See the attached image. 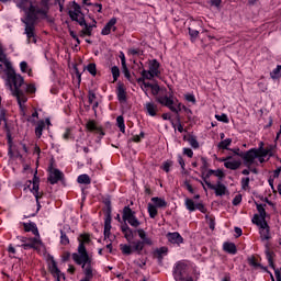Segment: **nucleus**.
Instances as JSON below:
<instances>
[{"label":"nucleus","mask_w":281,"mask_h":281,"mask_svg":"<svg viewBox=\"0 0 281 281\" xmlns=\"http://www.w3.org/2000/svg\"><path fill=\"white\" fill-rule=\"evenodd\" d=\"M94 12H102V4L95 3L93 4Z\"/></svg>","instance_id":"nucleus-63"},{"label":"nucleus","mask_w":281,"mask_h":281,"mask_svg":"<svg viewBox=\"0 0 281 281\" xmlns=\"http://www.w3.org/2000/svg\"><path fill=\"white\" fill-rule=\"evenodd\" d=\"M159 61L157 59H151L148 61V70L143 69L140 76L147 78V80H153L154 78H159L161 71L159 70Z\"/></svg>","instance_id":"nucleus-7"},{"label":"nucleus","mask_w":281,"mask_h":281,"mask_svg":"<svg viewBox=\"0 0 281 281\" xmlns=\"http://www.w3.org/2000/svg\"><path fill=\"white\" fill-rule=\"evenodd\" d=\"M23 82L25 80L21 77V75L16 72H10L8 75L7 85L10 88V91L12 93L13 98H16L18 104L22 111V113H25V102H27V94L21 90V87H23Z\"/></svg>","instance_id":"nucleus-3"},{"label":"nucleus","mask_w":281,"mask_h":281,"mask_svg":"<svg viewBox=\"0 0 281 281\" xmlns=\"http://www.w3.org/2000/svg\"><path fill=\"white\" fill-rule=\"evenodd\" d=\"M60 243L63 245H69V237H67V234L63 231H60Z\"/></svg>","instance_id":"nucleus-47"},{"label":"nucleus","mask_w":281,"mask_h":281,"mask_svg":"<svg viewBox=\"0 0 281 281\" xmlns=\"http://www.w3.org/2000/svg\"><path fill=\"white\" fill-rule=\"evenodd\" d=\"M178 162L180 164L182 170H186V160H183V157L178 156Z\"/></svg>","instance_id":"nucleus-61"},{"label":"nucleus","mask_w":281,"mask_h":281,"mask_svg":"<svg viewBox=\"0 0 281 281\" xmlns=\"http://www.w3.org/2000/svg\"><path fill=\"white\" fill-rule=\"evenodd\" d=\"M241 202H243V195L241 194H237L233 199V205H240Z\"/></svg>","instance_id":"nucleus-54"},{"label":"nucleus","mask_w":281,"mask_h":281,"mask_svg":"<svg viewBox=\"0 0 281 281\" xmlns=\"http://www.w3.org/2000/svg\"><path fill=\"white\" fill-rule=\"evenodd\" d=\"M26 93H36V86L34 83H27L25 87Z\"/></svg>","instance_id":"nucleus-46"},{"label":"nucleus","mask_w":281,"mask_h":281,"mask_svg":"<svg viewBox=\"0 0 281 281\" xmlns=\"http://www.w3.org/2000/svg\"><path fill=\"white\" fill-rule=\"evenodd\" d=\"M117 23V19L112 18L106 24L105 26L102 29L101 34L102 36H109V34H111V32H115L116 27L115 24Z\"/></svg>","instance_id":"nucleus-19"},{"label":"nucleus","mask_w":281,"mask_h":281,"mask_svg":"<svg viewBox=\"0 0 281 281\" xmlns=\"http://www.w3.org/2000/svg\"><path fill=\"white\" fill-rule=\"evenodd\" d=\"M77 252L72 254V260L76 265H91V254L87 251V246L91 245V236L89 234H81L78 237Z\"/></svg>","instance_id":"nucleus-4"},{"label":"nucleus","mask_w":281,"mask_h":281,"mask_svg":"<svg viewBox=\"0 0 281 281\" xmlns=\"http://www.w3.org/2000/svg\"><path fill=\"white\" fill-rule=\"evenodd\" d=\"M201 273L193 269L188 274H186L180 281H199Z\"/></svg>","instance_id":"nucleus-28"},{"label":"nucleus","mask_w":281,"mask_h":281,"mask_svg":"<svg viewBox=\"0 0 281 281\" xmlns=\"http://www.w3.org/2000/svg\"><path fill=\"white\" fill-rule=\"evenodd\" d=\"M121 231L123 232L126 241L131 243L133 240V229L125 224L121 227Z\"/></svg>","instance_id":"nucleus-32"},{"label":"nucleus","mask_w":281,"mask_h":281,"mask_svg":"<svg viewBox=\"0 0 281 281\" xmlns=\"http://www.w3.org/2000/svg\"><path fill=\"white\" fill-rule=\"evenodd\" d=\"M273 145L265 148V143L260 142L258 148H252L240 155L241 159L244 160V166L250 169H244L241 175L247 176L250 172L256 175L258 172L256 166H260L261 164H265V161H269V158L273 157Z\"/></svg>","instance_id":"nucleus-1"},{"label":"nucleus","mask_w":281,"mask_h":281,"mask_svg":"<svg viewBox=\"0 0 281 281\" xmlns=\"http://www.w3.org/2000/svg\"><path fill=\"white\" fill-rule=\"evenodd\" d=\"M38 177L34 176L33 180L26 182V187L24 190H29L35 196L36 201H38Z\"/></svg>","instance_id":"nucleus-17"},{"label":"nucleus","mask_w":281,"mask_h":281,"mask_svg":"<svg viewBox=\"0 0 281 281\" xmlns=\"http://www.w3.org/2000/svg\"><path fill=\"white\" fill-rule=\"evenodd\" d=\"M48 269L54 278H56L57 281H65V273L58 269V265L56 263V260H54V257L50 258L48 262Z\"/></svg>","instance_id":"nucleus-14"},{"label":"nucleus","mask_w":281,"mask_h":281,"mask_svg":"<svg viewBox=\"0 0 281 281\" xmlns=\"http://www.w3.org/2000/svg\"><path fill=\"white\" fill-rule=\"evenodd\" d=\"M257 210H258V213H259V220H263V221H267L265 218H267V211H265V205L262 204H257Z\"/></svg>","instance_id":"nucleus-40"},{"label":"nucleus","mask_w":281,"mask_h":281,"mask_svg":"<svg viewBox=\"0 0 281 281\" xmlns=\"http://www.w3.org/2000/svg\"><path fill=\"white\" fill-rule=\"evenodd\" d=\"M215 120H217V122H223L224 124H229V117H227V114H216Z\"/></svg>","instance_id":"nucleus-43"},{"label":"nucleus","mask_w":281,"mask_h":281,"mask_svg":"<svg viewBox=\"0 0 281 281\" xmlns=\"http://www.w3.org/2000/svg\"><path fill=\"white\" fill-rule=\"evenodd\" d=\"M111 74L113 76L114 82L117 81V79L120 78V68H117V66L112 67Z\"/></svg>","instance_id":"nucleus-45"},{"label":"nucleus","mask_w":281,"mask_h":281,"mask_svg":"<svg viewBox=\"0 0 281 281\" xmlns=\"http://www.w3.org/2000/svg\"><path fill=\"white\" fill-rule=\"evenodd\" d=\"M8 252H9L11 258H16V256H15L16 255V248H14V246L9 245Z\"/></svg>","instance_id":"nucleus-53"},{"label":"nucleus","mask_w":281,"mask_h":281,"mask_svg":"<svg viewBox=\"0 0 281 281\" xmlns=\"http://www.w3.org/2000/svg\"><path fill=\"white\" fill-rule=\"evenodd\" d=\"M87 71H89V74H91V76H95V74H97L95 64H89L87 66Z\"/></svg>","instance_id":"nucleus-51"},{"label":"nucleus","mask_w":281,"mask_h":281,"mask_svg":"<svg viewBox=\"0 0 281 281\" xmlns=\"http://www.w3.org/2000/svg\"><path fill=\"white\" fill-rule=\"evenodd\" d=\"M38 117V112H33L32 116L29 117V122H36V119Z\"/></svg>","instance_id":"nucleus-62"},{"label":"nucleus","mask_w":281,"mask_h":281,"mask_svg":"<svg viewBox=\"0 0 281 281\" xmlns=\"http://www.w3.org/2000/svg\"><path fill=\"white\" fill-rule=\"evenodd\" d=\"M151 201L156 207H166L168 205V202L161 198H151Z\"/></svg>","instance_id":"nucleus-34"},{"label":"nucleus","mask_w":281,"mask_h":281,"mask_svg":"<svg viewBox=\"0 0 281 281\" xmlns=\"http://www.w3.org/2000/svg\"><path fill=\"white\" fill-rule=\"evenodd\" d=\"M123 221L128 223L131 227H139L142 225V222L135 216V211H133L131 206H125L123 209Z\"/></svg>","instance_id":"nucleus-11"},{"label":"nucleus","mask_w":281,"mask_h":281,"mask_svg":"<svg viewBox=\"0 0 281 281\" xmlns=\"http://www.w3.org/2000/svg\"><path fill=\"white\" fill-rule=\"evenodd\" d=\"M81 267L86 276L81 281H91L93 278V268L91 267V263H81Z\"/></svg>","instance_id":"nucleus-24"},{"label":"nucleus","mask_w":281,"mask_h":281,"mask_svg":"<svg viewBox=\"0 0 281 281\" xmlns=\"http://www.w3.org/2000/svg\"><path fill=\"white\" fill-rule=\"evenodd\" d=\"M184 205L189 212H195L196 210V204L194 203V200L192 199H186Z\"/></svg>","instance_id":"nucleus-37"},{"label":"nucleus","mask_w":281,"mask_h":281,"mask_svg":"<svg viewBox=\"0 0 281 281\" xmlns=\"http://www.w3.org/2000/svg\"><path fill=\"white\" fill-rule=\"evenodd\" d=\"M204 183L210 190H214L215 196H225V194H229L227 186L221 181H217L215 184H213L212 182L207 181V179H204Z\"/></svg>","instance_id":"nucleus-12"},{"label":"nucleus","mask_w":281,"mask_h":281,"mask_svg":"<svg viewBox=\"0 0 281 281\" xmlns=\"http://www.w3.org/2000/svg\"><path fill=\"white\" fill-rule=\"evenodd\" d=\"M116 126L120 128L121 133H126V124L124 123V116L120 115L116 117Z\"/></svg>","instance_id":"nucleus-35"},{"label":"nucleus","mask_w":281,"mask_h":281,"mask_svg":"<svg viewBox=\"0 0 281 281\" xmlns=\"http://www.w3.org/2000/svg\"><path fill=\"white\" fill-rule=\"evenodd\" d=\"M269 183H270L271 188H273V183L277 184L278 193L281 196V169L280 168H278L273 171L272 180H269Z\"/></svg>","instance_id":"nucleus-18"},{"label":"nucleus","mask_w":281,"mask_h":281,"mask_svg":"<svg viewBox=\"0 0 281 281\" xmlns=\"http://www.w3.org/2000/svg\"><path fill=\"white\" fill-rule=\"evenodd\" d=\"M85 29H83V34H86V36H91V27H89V25H87V22H85L83 24Z\"/></svg>","instance_id":"nucleus-59"},{"label":"nucleus","mask_w":281,"mask_h":281,"mask_svg":"<svg viewBox=\"0 0 281 281\" xmlns=\"http://www.w3.org/2000/svg\"><path fill=\"white\" fill-rule=\"evenodd\" d=\"M145 111H146L147 115H150V117H155V115H157V111H159V109L157 108V104H155L153 102H147V103H145Z\"/></svg>","instance_id":"nucleus-27"},{"label":"nucleus","mask_w":281,"mask_h":281,"mask_svg":"<svg viewBox=\"0 0 281 281\" xmlns=\"http://www.w3.org/2000/svg\"><path fill=\"white\" fill-rule=\"evenodd\" d=\"M252 223L258 225L261 240H269V238H271V234L269 233V224H267V221L260 220V216L255 215Z\"/></svg>","instance_id":"nucleus-10"},{"label":"nucleus","mask_w":281,"mask_h":281,"mask_svg":"<svg viewBox=\"0 0 281 281\" xmlns=\"http://www.w3.org/2000/svg\"><path fill=\"white\" fill-rule=\"evenodd\" d=\"M241 188L243 190H247V188H249V177L241 179Z\"/></svg>","instance_id":"nucleus-56"},{"label":"nucleus","mask_w":281,"mask_h":281,"mask_svg":"<svg viewBox=\"0 0 281 281\" xmlns=\"http://www.w3.org/2000/svg\"><path fill=\"white\" fill-rule=\"evenodd\" d=\"M77 181H78V183L89 186V183H91V178H89V175L83 173L77 178Z\"/></svg>","instance_id":"nucleus-36"},{"label":"nucleus","mask_w":281,"mask_h":281,"mask_svg":"<svg viewBox=\"0 0 281 281\" xmlns=\"http://www.w3.org/2000/svg\"><path fill=\"white\" fill-rule=\"evenodd\" d=\"M184 98L187 102H192V104H196V98L194 97V94H186Z\"/></svg>","instance_id":"nucleus-57"},{"label":"nucleus","mask_w":281,"mask_h":281,"mask_svg":"<svg viewBox=\"0 0 281 281\" xmlns=\"http://www.w3.org/2000/svg\"><path fill=\"white\" fill-rule=\"evenodd\" d=\"M188 143H189L191 148H199V140H196V138L190 137L188 139Z\"/></svg>","instance_id":"nucleus-48"},{"label":"nucleus","mask_w":281,"mask_h":281,"mask_svg":"<svg viewBox=\"0 0 281 281\" xmlns=\"http://www.w3.org/2000/svg\"><path fill=\"white\" fill-rule=\"evenodd\" d=\"M222 161H224V166L228 170H238V168H240V166L243 165V161L240 159H236L232 156H228L226 158H222Z\"/></svg>","instance_id":"nucleus-15"},{"label":"nucleus","mask_w":281,"mask_h":281,"mask_svg":"<svg viewBox=\"0 0 281 281\" xmlns=\"http://www.w3.org/2000/svg\"><path fill=\"white\" fill-rule=\"evenodd\" d=\"M20 69L22 74H27V76H32V69H30V66H27L26 61L20 63Z\"/></svg>","instance_id":"nucleus-39"},{"label":"nucleus","mask_w":281,"mask_h":281,"mask_svg":"<svg viewBox=\"0 0 281 281\" xmlns=\"http://www.w3.org/2000/svg\"><path fill=\"white\" fill-rule=\"evenodd\" d=\"M69 16L72 21L79 23V25H85V15L80 11V5L74 3L72 9L69 10Z\"/></svg>","instance_id":"nucleus-13"},{"label":"nucleus","mask_w":281,"mask_h":281,"mask_svg":"<svg viewBox=\"0 0 281 281\" xmlns=\"http://www.w3.org/2000/svg\"><path fill=\"white\" fill-rule=\"evenodd\" d=\"M104 238L105 240L111 238V215H108L104 220Z\"/></svg>","instance_id":"nucleus-31"},{"label":"nucleus","mask_w":281,"mask_h":281,"mask_svg":"<svg viewBox=\"0 0 281 281\" xmlns=\"http://www.w3.org/2000/svg\"><path fill=\"white\" fill-rule=\"evenodd\" d=\"M212 175H214V177H217V179H220V181H222L225 177V172L223 171V169H210L206 172V179H210V177H212Z\"/></svg>","instance_id":"nucleus-30"},{"label":"nucleus","mask_w":281,"mask_h":281,"mask_svg":"<svg viewBox=\"0 0 281 281\" xmlns=\"http://www.w3.org/2000/svg\"><path fill=\"white\" fill-rule=\"evenodd\" d=\"M12 69V63L8 59V55L3 50V47L0 46V71H10Z\"/></svg>","instance_id":"nucleus-16"},{"label":"nucleus","mask_w":281,"mask_h":281,"mask_svg":"<svg viewBox=\"0 0 281 281\" xmlns=\"http://www.w3.org/2000/svg\"><path fill=\"white\" fill-rule=\"evenodd\" d=\"M182 153H183V155H186V156L189 157V158L194 157V151H192L191 148L184 147V148L182 149Z\"/></svg>","instance_id":"nucleus-52"},{"label":"nucleus","mask_w":281,"mask_h":281,"mask_svg":"<svg viewBox=\"0 0 281 281\" xmlns=\"http://www.w3.org/2000/svg\"><path fill=\"white\" fill-rule=\"evenodd\" d=\"M45 124H47V126H52V122L49 121V119H46L45 121H38L37 126L35 127L36 137H41L43 135Z\"/></svg>","instance_id":"nucleus-26"},{"label":"nucleus","mask_w":281,"mask_h":281,"mask_svg":"<svg viewBox=\"0 0 281 281\" xmlns=\"http://www.w3.org/2000/svg\"><path fill=\"white\" fill-rule=\"evenodd\" d=\"M14 3H16V7L20 10H23L24 14H26L25 19H22V21L25 23L24 34H26L27 43H36V36L34 35V23L36 19L40 16H46L47 13L36 9L34 0H14Z\"/></svg>","instance_id":"nucleus-2"},{"label":"nucleus","mask_w":281,"mask_h":281,"mask_svg":"<svg viewBox=\"0 0 281 281\" xmlns=\"http://www.w3.org/2000/svg\"><path fill=\"white\" fill-rule=\"evenodd\" d=\"M20 243H22V245L20 247L24 248L25 250L27 249H35L36 251H40V249H43V240H41V238H31V237H25V236H21L18 237Z\"/></svg>","instance_id":"nucleus-8"},{"label":"nucleus","mask_w":281,"mask_h":281,"mask_svg":"<svg viewBox=\"0 0 281 281\" xmlns=\"http://www.w3.org/2000/svg\"><path fill=\"white\" fill-rule=\"evenodd\" d=\"M223 249L224 251H226L227 254H232L233 256L236 255V244L234 243H224L223 245Z\"/></svg>","instance_id":"nucleus-33"},{"label":"nucleus","mask_w":281,"mask_h":281,"mask_svg":"<svg viewBox=\"0 0 281 281\" xmlns=\"http://www.w3.org/2000/svg\"><path fill=\"white\" fill-rule=\"evenodd\" d=\"M280 77H281V65H278L276 69H273L270 72V78H272V80H278V78Z\"/></svg>","instance_id":"nucleus-38"},{"label":"nucleus","mask_w":281,"mask_h":281,"mask_svg":"<svg viewBox=\"0 0 281 281\" xmlns=\"http://www.w3.org/2000/svg\"><path fill=\"white\" fill-rule=\"evenodd\" d=\"M63 179V172L58 169H50L49 176H48V181L52 183V186L58 183Z\"/></svg>","instance_id":"nucleus-20"},{"label":"nucleus","mask_w":281,"mask_h":281,"mask_svg":"<svg viewBox=\"0 0 281 281\" xmlns=\"http://www.w3.org/2000/svg\"><path fill=\"white\" fill-rule=\"evenodd\" d=\"M148 214L150 216V218H155V216H157V206L155 204H148Z\"/></svg>","instance_id":"nucleus-41"},{"label":"nucleus","mask_w":281,"mask_h":281,"mask_svg":"<svg viewBox=\"0 0 281 281\" xmlns=\"http://www.w3.org/2000/svg\"><path fill=\"white\" fill-rule=\"evenodd\" d=\"M137 234L139 236L140 240L133 241L131 245L128 244H121L120 249L124 256H131L134 251L137 254H140V251L144 249V245H153V239L146 235L145 229H137Z\"/></svg>","instance_id":"nucleus-5"},{"label":"nucleus","mask_w":281,"mask_h":281,"mask_svg":"<svg viewBox=\"0 0 281 281\" xmlns=\"http://www.w3.org/2000/svg\"><path fill=\"white\" fill-rule=\"evenodd\" d=\"M146 80H148V78L140 76V78L137 79V83L139 85L142 91H144L145 95L148 97V89H153L155 83L147 82Z\"/></svg>","instance_id":"nucleus-21"},{"label":"nucleus","mask_w":281,"mask_h":281,"mask_svg":"<svg viewBox=\"0 0 281 281\" xmlns=\"http://www.w3.org/2000/svg\"><path fill=\"white\" fill-rule=\"evenodd\" d=\"M192 271L190 269V266L186 263V261H179L173 267V278L176 281H180L182 278H186L187 274H189Z\"/></svg>","instance_id":"nucleus-9"},{"label":"nucleus","mask_w":281,"mask_h":281,"mask_svg":"<svg viewBox=\"0 0 281 281\" xmlns=\"http://www.w3.org/2000/svg\"><path fill=\"white\" fill-rule=\"evenodd\" d=\"M7 122H5V110H1L0 111V126H7Z\"/></svg>","instance_id":"nucleus-49"},{"label":"nucleus","mask_w":281,"mask_h":281,"mask_svg":"<svg viewBox=\"0 0 281 281\" xmlns=\"http://www.w3.org/2000/svg\"><path fill=\"white\" fill-rule=\"evenodd\" d=\"M195 210H199L200 212H202L204 214L205 212V206L201 203H198L195 206Z\"/></svg>","instance_id":"nucleus-64"},{"label":"nucleus","mask_w":281,"mask_h":281,"mask_svg":"<svg viewBox=\"0 0 281 281\" xmlns=\"http://www.w3.org/2000/svg\"><path fill=\"white\" fill-rule=\"evenodd\" d=\"M116 95L120 102H126V88L124 87V83H119L116 88Z\"/></svg>","instance_id":"nucleus-29"},{"label":"nucleus","mask_w":281,"mask_h":281,"mask_svg":"<svg viewBox=\"0 0 281 281\" xmlns=\"http://www.w3.org/2000/svg\"><path fill=\"white\" fill-rule=\"evenodd\" d=\"M189 34L191 38H196V36H199V31L189 29Z\"/></svg>","instance_id":"nucleus-60"},{"label":"nucleus","mask_w":281,"mask_h":281,"mask_svg":"<svg viewBox=\"0 0 281 281\" xmlns=\"http://www.w3.org/2000/svg\"><path fill=\"white\" fill-rule=\"evenodd\" d=\"M150 90H151L153 95H158L159 91H160L159 85L154 83V86H151Z\"/></svg>","instance_id":"nucleus-55"},{"label":"nucleus","mask_w":281,"mask_h":281,"mask_svg":"<svg viewBox=\"0 0 281 281\" xmlns=\"http://www.w3.org/2000/svg\"><path fill=\"white\" fill-rule=\"evenodd\" d=\"M158 102L164 106H167V109L171 110L172 113H179L182 109H186V106L179 102V100H175L172 95L160 97L158 98Z\"/></svg>","instance_id":"nucleus-6"},{"label":"nucleus","mask_w":281,"mask_h":281,"mask_svg":"<svg viewBox=\"0 0 281 281\" xmlns=\"http://www.w3.org/2000/svg\"><path fill=\"white\" fill-rule=\"evenodd\" d=\"M266 256L270 267H273V254H271L270 251H266Z\"/></svg>","instance_id":"nucleus-58"},{"label":"nucleus","mask_w":281,"mask_h":281,"mask_svg":"<svg viewBox=\"0 0 281 281\" xmlns=\"http://www.w3.org/2000/svg\"><path fill=\"white\" fill-rule=\"evenodd\" d=\"M232 145V138H226L218 144V148H222L223 150H227V147Z\"/></svg>","instance_id":"nucleus-42"},{"label":"nucleus","mask_w":281,"mask_h":281,"mask_svg":"<svg viewBox=\"0 0 281 281\" xmlns=\"http://www.w3.org/2000/svg\"><path fill=\"white\" fill-rule=\"evenodd\" d=\"M167 254H168L167 247H161L156 250V255L158 256L159 260H161V258H164V256H166Z\"/></svg>","instance_id":"nucleus-44"},{"label":"nucleus","mask_w":281,"mask_h":281,"mask_svg":"<svg viewBox=\"0 0 281 281\" xmlns=\"http://www.w3.org/2000/svg\"><path fill=\"white\" fill-rule=\"evenodd\" d=\"M167 239L169 240V243H171V245H182L183 243V237L181 236V234L173 232V233H168L167 234Z\"/></svg>","instance_id":"nucleus-22"},{"label":"nucleus","mask_w":281,"mask_h":281,"mask_svg":"<svg viewBox=\"0 0 281 281\" xmlns=\"http://www.w3.org/2000/svg\"><path fill=\"white\" fill-rule=\"evenodd\" d=\"M170 168H172V161L167 160L162 164V170L165 172H170Z\"/></svg>","instance_id":"nucleus-50"},{"label":"nucleus","mask_w":281,"mask_h":281,"mask_svg":"<svg viewBox=\"0 0 281 281\" xmlns=\"http://www.w3.org/2000/svg\"><path fill=\"white\" fill-rule=\"evenodd\" d=\"M23 226L25 232H32V234L35 236L34 238H41V234L38 233V227L36 226V223H23Z\"/></svg>","instance_id":"nucleus-23"},{"label":"nucleus","mask_w":281,"mask_h":281,"mask_svg":"<svg viewBox=\"0 0 281 281\" xmlns=\"http://www.w3.org/2000/svg\"><path fill=\"white\" fill-rule=\"evenodd\" d=\"M86 128H88V131H90L91 133H99L101 137H104V132H102V127L98 126V123H95V121H89L86 124Z\"/></svg>","instance_id":"nucleus-25"}]
</instances>
